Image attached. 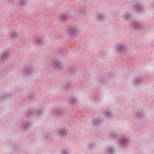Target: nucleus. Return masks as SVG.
<instances>
[{
  "mask_svg": "<svg viewBox=\"0 0 154 154\" xmlns=\"http://www.w3.org/2000/svg\"><path fill=\"white\" fill-rule=\"evenodd\" d=\"M129 142L128 138L125 136H122L119 141V144L121 147L126 146Z\"/></svg>",
  "mask_w": 154,
  "mask_h": 154,
  "instance_id": "obj_1",
  "label": "nucleus"
},
{
  "mask_svg": "<svg viewBox=\"0 0 154 154\" xmlns=\"http://www.w3.org/2000/svg\"><path fill=\"white\" fill-rule=\"evenodd\" d=\"M81 32L77 27L73 26L70 27L69 31V34L71 36H76Z\"/></svg>",
  "mask_w": 154,
  "mask_h": 154,
  "instance_id": "obj_2",
  "label": "nucleus"
},
{
  "mask_svg": "<svg viewBox=\"0 0 154 154\" xmlns=\"http://www.w3.org/2000/svg\"><path fill=\"white\" fill-rule=\"evenodd\" d=\"M30 125V122L27 121L23 120L21 122V128L24 131L28 129Z\"/></svg>",
  "mask_w": 154,
  "mask_h": 154,
  "instance_id": "obj_3",
  "label": "nucleus"
},
{
  "mask_svg": "<svg viewBox=\"0 0 154 154\" xmlns=\"http://www.w3.org/2000/svg\"><path fill=\"white\" fill-rule=\"evenodd\" d=\"M67 134V130L65 128L58 129L55 132L56 135L60 136H64Z\"/></svg>",
  "mask_w": 154,
  "mask_h": 154,
  "instance_id": "obj_4",
  "label": "nucleus"
},
{
  "mask_svg": "<svg viewBox=\"0 0 154 154\" xmlns=\"http://www.w3.org/2000/svg\"><path fill=\"white\" fill-rule=\"evenodd\" d=\"M96 20L98 21L103 20L106 18L105 14L103 13L98 12L95 14Z\"/></svg>",
  "mask_w": 154,
  "mask_h": 154,
  "instance_id": "obj_5",
  "label": "nucleus"
},
{
  "mask_svg": "<svg viewBox=\"0 0 154 154\" xmlns=\"http://www.w3.org/2000/svg\"><path fill=\"white\" fill-rule=\"evenodd\" d=\"M9 55V52L8 51H4L0 55V60L4 61L8 57Z\"/></svg>",
  "mask_w": 154,
  "mask_h": 154,
  "instance_id": "obj_6",
  "label": "nucleus"
},
{
  "mask_svg": "<svg viewBox=\"0 0 154 154\" xmlns=\"http://www.w3.org/2000/svg\"><path fill=\"white\" fill-rule=\"evenodd\" d=\"M54 68L60 70L63 68V65L59 61L56 60H55L54 61Z\"/></svg>",
  "mask_w": 154,
  "mask_h": 154,
  "instance_id": "obj_7",
  "label": "nucleus"
},
{
  "mask_svg": "<svg viewBox=\"0 0 154 154\" xmlns=\"http://www.w3.org/2000/svg\"><path fill=\"white\" fill-rule=\"evenodd\" d=\"M132 27L134 29L139 30L142 28L143 25L141 22L138 21L135 22L132 25Z\"/></svg>",
  "mask_w": 154,
  "mask_h": 154,
  "instance_id": "obj_8",
  "label": "nucleus"
},
{
  "mask_svg": "<svg viewBox=\"0 0 154 154\" xmlns=\"http://www.w3.org/2000/svg\"><path fill=\"white\" fill-rule=\"evenodd\" d=\"M116 47L117 51L121 52L123 51L124 48V46L120 44H117L116 45Z\"/></svg>",
  "mask_w": 154,
  "mask_h": 154,
  "instance_id": "obj_9",
  "label": "nucleus"
},
{
  "mask_svg": "<svg viewBox=\"0 0 154 154\" xmlns=\"http://www.w3.org/2000/svg\"><path fill=\"white\" fill-rule=\"evenodd\" d=\"M132 81L137 85H139L142 82V80L140 78H134L133 79Z\"/></svg>",
  "mask_w": 154,
  "mask_h": 154,
  "instance_id": "obj_10",
  "label": "nucleus"
},
{
  "mask_svg": "<svg viewBox=\"0 0 154 154\" xmlns=\"http://www.w3.org/2000/svg\"><path fill=\"white\" fill-rule=\"evenodd\" d=\"M32 69L31 67H29L25 69L24 70V72L25 74L29 75L32 74Z\"/></svg>",
  "mask_w": 154,
  "mask_h": 154,
  "instance_id": "obj_11",
  "label": "nucleus"
},
{
  "mask_svg": "<svg viewBox=\"0 0 154 154\" xmlns=\"http://www.w3.org/2000/svg\"><path fill=\"white\" fill-rule=\"evenodd\" d=\"M136 11L140 12L143 11V8L139 4H137L134 8Z\"/></svg>",
  "mask_w": 154,
  "mask_h": 154,
  "instance_id": "obj_12",
  "label": "nucleus"
},
{
  "mask_svg": "<svg viewBox=\"0 0 154 154\" xmlns=\"http://www.w3.org/2000/svg\"><path fill=\"white\" fill-rule=\"evenodd\" d=\"M114 152V149L111 146H108L106 149V152L108 154H112Z\"/></svg>",
  "mask_w": 154,
  "mask_h": 154,
  "instance_id": "obj_13",
  "label": "nucleus"
},
{
  "mask_svg": "<svg viewBox=\"0 0 154 154\" xmlns=\"http://www.w3.org/2000/svg\"><path fill=\"white\" fill-rule=\"evenodd\" d=\"M131 14L130 13L127 12H125L124 14L122 16V18L124 19H128L129 18Z\"/></svg>",
  "mask_w": 154,
  "mask_h": 154,
  "instance_id": "obj_14",
  "label": "nucleus"
},
{
  "mask_svg": "<svg viewBox=\"0 0 154 154\" xmlns=\"http://www.w3.org/2000/svg\"><path fill=\"white\" fill-rule=\"evenodd\" d=\"M61 22H63L66 20L68 19V17L65 14H62L60 16Z\"/></svg>",
  "mask_w": 154,
  "mask_h": 154,
  "instance_id": "obj_15",
  "label": "nucleus"
},
{
  "mask_svg": "<svg viewBox=\"0 0 154 154\" xmlns=\"http://www.w3.org/2000/svg\"><path fill=\"white\" fill-rule=\"evenodd\" d=\"M102 121H100L99 119H94L93 120V124L94 125H99L101 123Z\"/></svg>",
  "mask_w": 154,
  "mask_h": 154,
  "instance_id": "obj_16",
  "label": "nucleus"
},
{
  "mask_svg": "<svg viewBox=\"0 0 154 154\" xmlns=\"http://www.w3.org/2000/svg\"><path fill=\"white\" fill-rule=\"evenodd\" d=\"M110 136L112 138L116 139L118 137L117 134L114 132H112L110 134Z\"/></svg>",
  "mask_w": 154,
  "mask_h": 154,
  "instance_id": "obj_17",
  "label": "nucleus"
},
{
  "mask_svg": "<svg viewBox=\"0 0 154 154\" xmlns=\"http://www.w3.org/2000/svg\"><path fill=\"white\" fill-rule=\"evenodd\" d=\"M105 115L108 117H111L112 116V114L110 111H107L105 112Z\"/></svg>",
  "mask_w": 154,
  "mask_h": 154,
  "instance_id": "obj_18",
  "label": "nucleus"
},
{
  "mask_svg": "<svg viewBox=\"0 0 154 154\" xmlns=\"http://www.w3.org/2000/svg\"><path fill=\"white\" fill-rule=\"evenodd\" d=\"M10 35L12 38H14L17 36V34L16 32L13 31L11 33Z\"/></svg>",
  "mask_w": 154,
  "mask_h": 154,
  "instance_id": "obj_19",
  "label": "nucleus"
},
{
  "mask_svg": "<svg viewBox=\"0 0 154 154\" xmlns=\"http://www.w3.org/2000/svg\"><path fill=\"white\" fill-rule=\"evenodd\" d=\"M143 115V114L142 112H139L136 113V116L137 118H140Z\"/></svg>",
  "mask_w": 154,
  "mask_h": 154,
  "instance_id": "obj_20",
  "label": "nucleus"
},
{
  "mask_svg": "<svg viewBox=\"0 0 154 154\" xmlns=\"http://www.w3.org/2000/svg\"><path fill=\"white\" fill-rule=\"evenodd\" d=\"M95 146V144L93 143H90L88 144V146L90 149L93 148Z\"/></svg>",
  "mask_w": 154,
  "mask_h": 154,
  "instance_id": "obj_21",
  "label": "nucleus"
},
{
  "mask_svg": "<svg viewBox=\"0 0 154 154\" xmlns=\"http://www.w3.org/2000/svg\"><path fill=\"white\" fill-rule=\"evenodd\" d=\"M26 2V0H19L18 3L21 5H23L25 4Z\"/></svg>",
  "mask_w": 154,
  "mask_h": 154,
  "instance_id": "obj_22",
  "label": "nucleus"
},
{
  "mask_svg": "<svg viewBox=\"0 0 154 154\" xmlns=\"http://www.w3.org/2000/svg\"><path fill=\"white\" fill-rule=\"evenodd\" d=\"M70 151L69 150L65 149L63 151V154H69L70 153Z\"/></svg>",
  "mask_w": 154,
  "mask_h": 154,
  "instance_id": "obj_23",
  "label": "nucleus"
},
{
  "mask_svg": "<svg viewBox=\"0 0 154 154\" xmlns=\"http://www.w3.org/2000/svg\"><path fill=\"white\" fill-rule=\"evenodd\" d=\"M73 69V68L72 66H70L67 69V70L68 71H72Z\"/></svg>",
  "mask_w": 154,
  "mask_h": 154,
  "instance_id": "obj_24",
  "label": "nucleus"
},
{
  "mask_svg": "<svg viewBox=\"0 0 154 154\" xmlns=\"http://www.w3.org/2000/svg\"><path fill=\"white\" fill-rule=\"evenodd\" d=\"M75 101V99L74 98H72L71 101V103H74Z\"/></svg>",
  "mask_w": 154,
  "mask_h": 154,
  "instance_id": "obj_25",
  "label": "nucleus"
},
{
  "mask_svg": "<svg viewBox=\"0 0 154 154\" xmlns=\"http://www.w3.org/2000/svg\"><path fill=\"white\" fill-rule=\"evenodd\" d=\"M84 10L83 9H80V12H79V13H83V12L84 11Z\"/></svg>",
  "mask_w": 154,
  "mask_h": 154,
  "instance_id": "obj_26",
  "label": "nucleus"
},
{
  "mask_svg": "<svg viewBox=\"0 0 154 154\" xmlns=\"http://www.w3.org/2000/svg\"><path fill=\"white\" fill-rule=\"evenodd\" d=\"M38 41L39 42H41V40H39V39H38Z\"/></svg>",
  "mask_w": 154,
  "mask_h": 154,
  "instance_id": "obj_27",
  "label": "nucleus"
},
{
  "mask_svg": "<svg viewBox=\"0 0 154 154\" xmlns=\"http://www.w3.org/2000/svg\"><path fill=\"white\" fill-rule=\"evenodd\" d=\"M59 114V113H57L56 114L58 115Z\"/></svg>",
  "mask_w": 154,
  "mask_h": 154,
  "instance_id": "obj_28",
  "label": "nucleus"
}]
</instances>
